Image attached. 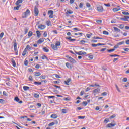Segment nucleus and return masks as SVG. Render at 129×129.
I'll return each instance as SVG.
<instances>
[{
    "label": "nucleus",
    "instance_id": "obj_20",
    "mask_svg": "<svg viewBox=\"0 0 129 129\" xmlns=\"http://www.w3.org/2000/svg\"><path fill=\"white\" fill-rule=\"evenodd\" d=\"M27 53H28V50L24 49V51L22 52V56H26V55H27Z\"/></svg>",
    "mask_w": 129,
    "mask_h": 129
},
{
    "label": "nucleus",
    "instance_id": "obj_42",
    "mask_svg": "<svg viewBox=\"0 0 129 129\" xmlns=\"http://www.w3.org/2000/svg\"><path fill=\"white\" fill-rule=\"evenodd\" d=\"M53 125H55V122H52L51 123H50L49 124H48V126H53Z\"/></svg>",
    "mask_w": 129,
    "mask_h": 129
},
{
    "label": "nucleus",
    "instance_id": "obj_48",
    "mask_svg": "<svg viewBox=\"0 0 129 129\" xmlns=\"http://www.w3.org/2000/svg\"><path fill=\"white\" fill-rule=\"evenodd\" d=\"M110 57H119V55H118L117 54H113V55H110Z\"/></svg>",
    "mask_w": 129,
    "mask_h": 129
},
{
    "label": "nucleus",
    "instance_id": "obj_62",
    "mask_svg": "<svg viewBox=\"0 0 129 129\" xmlns=\"http://www.w3.org/2000/svg\"><path fill=\"white\" fill-rule=\"evenodd\" d=\"M123 82H126L127 81V78H124L123 79Z\"/></svg>",
    "mask_w": 129,
    "mask_h": 129
},
{
    "label": "nucleus",
    "instance_id": "obj_26",
    "mask_svg": "<svg viewBox=\"0 0 129 129\" xmlns=\"http://www.w3.org/2000/svg\"><path fill=\"white\" fill-rule=\"evenodd\" d=\"M41 59H42V60H45V59H46V60L49 61V59L45 55H42L41 56Z\"/></svg>",
    "mask_w": 129,
    "mask_h": 129
},
{
    "label": "nucleus",
    "instance_id": "obj_45",
    "mask_svg": "<svg viewBox=\"0 0 129 129\" xmlns=\"http://www.w3.org/2000/svg\"><path fill=\"white\" fill-rule=\"evenodd\" d=\"M101 95H102V96H105L107 95V93L106 92H103L101 94Z\"/></svg>",
    "mask_w": 129,
    "mask_h": 129
},
{
    "label": "nucleus",
    "instance_id": "obj_4",
    "mask_svg": "<svg viewBox=\"0 0 129 129\" xmlns=\"http://www.w3.org/2000/svg\"><path fill=\"white\" fill-rule=\"evenodd\" d=\"M48 15H49V18L51 19H53L54 18V11L53 10L48 11Z\"/></svg>",
    "mask_w": 129,
    "mask_h": 129
},
{
    "label": "nucleus",
    "instance_id": "obj_38",
    "mask_svg": "<svg viewBox=\"0 0 129 129\" xmlns=\"http://www.w3.org/2000/svg\"><path fill=\"white\" fill-rule=\"evenodd\" d=\"M124 43H125L124 41H123L119 42L117 44V45H118V46H120L121 45H123V44H124Z\"/></svg>",
    "mask_w": 129,
    "mask_h": 129
},
{
    "label": "nucleus",
    "instance_id": "obj_63",
    "mask_svg": "<svg viewBox=\"0 0 129 129\" xmlns=\"http://www.w3.org/2000/svg\"><path fill=\"white\" fill-rule=\"evenodd\" d=\"M86 6H87L88 8L90 7H91L90 3H86Z\"/></svg>",
    "mask_w": 129,
    "mask_h": 129
},
{
    "label": "nucleus",
    "instance_id": "obj_32",
    "mask_svg": "<svg viewBox=\"0 0 129 129\" xmlns=\"http://www.w3.org/2000/svg\"><path fill=\"white\" fill-rule=\"evenodd\" d=\"M86 36H87V38H88V39H90V38L91 37V36H92V33H90V34H87Z\"/></svg>",
    "mask_w": 129,
    "mask_h": 129
},
{
    "label": "nucleus",
    "instance_id": "obj_19",
    "mask_svg": "<svg viewBox=\"0 0 129 129\" xmlns=\"http://www.w3.org/2000/svg\"><path fill=\"white\" fill-rule=\"evenodd\" d=\"M66 39H67V40H69V41H71L72 42H74L76 40L75 39H72L71 37H66Z\"/></svg>",
    "mask_w": 129,
    "mask_h": 129
},
{
    "label": "nucleus",
    "instance_id": "obj_41",
    "mask_svg": "<svg viewBox=\"0 0 129 129\" xmlns=\"http://www.w3.org/2000/svg\"><path fill=\"white\" fill-rule=\"evenodd\" d=\"M114 51H115V49H108L107 52L108 53H111V52H113Z\"/></svg>",
    "mask_w": 129,
    "mask_h": 129
},
{
    "label": "nucleus",
    "instance_id": "obj_47",
    "mask_svg": "<svg viewBox=\"0 0 129 129\" xmlns=\"http://www.w3.org/2000/svg\"><path fill=\"white\" fill-rule=\"evenodd\" d=\"M62 113H67V111L66 110V109H62Z\"/></svg>",
    "mask_w": 129,
    "mask_h": 129
},
{
    "label": "nucleus",
    "instance_id": "obj_37",
    "mask_svg": "<svg viewBox=\"0 0 129 129\" xmlns=\"http://www.w3.org/2000/svg\"><path fill=\"white\" fill-rule=\"evenodd\" d=\"M34 83L35 85H41V84H42L41 82H34Z\"/></svg>",
    "mask_w": 129,
    "mask_h": 129
},
{
    "label": "nucleus",
    "instance_id": "obj_18",
    "mask_svg": "<svg viewBox=\"0 0 129 129\" xmlns=\"http://www.w3.org/2000/svg\"><path fill=\"white\" fill-rule=\"evenodd\" d=\"M50 117H51V118H53L54 119H55V118H57V117H58V116L56 114H52L51 115Z\"/></svg>",
    "mask_w": 129,
    "mask_h": 129
},
{
    "label": "nucleus",
    "instance_id": "obj_29",
    "mask_svg": "<svg viewBox=\"0 0 129 129\" xmlns=\"http://www.w3.org/2000/svg\"><path fill=\"white\" fill-rule=\"evenodd\" d=\"M35 76H41V73L35 72Z\"/></svg>",
    "mask_w": 129,
    "mask_h": 129
},
{
    "label": "nucleus",
    "instance_id": "obj_5",
    "mask_svg": "<svg viewBox=\"0 0 129 129\" xmlns=\"http://www.w3.org/2000/svg\"><path fill=\"white\" fill-rule=\"evenodd\" d=\"M34 14L35 17H37L39 15V9L37 8V6L34 7Z\"/></svg>",
    "mask_w": 129,
    "mask_h": 129
},
{
    "label": "nucleus",
    "instance_id": "obj_13",
    "mask_svg": "<svg viewBox=\"0 0 129 129\" xmlns=\"http://www.w3.org/2000/svg\"><path fill=\"white\" fill-rule=\"evenodd\" d=\"M44 41H45V38H40L38 40L37 44H42V43L44 42Z\"/></svg>",
    "mask_w": 129,
    "mask_h": 129
},
{
    "label": "nucleus",
    "instance_id": "obj_57",
    "mask_svg": "<svg viewBox=\"0 0 129 129\" xmlns=\"http://www.w3.org/2000/svg\"><path fill=\"white\" fill-rule=\"evenodd\" d=\"M19 8H20V6H17L15 7L14 8V10H19Z\"/></svg>",
    "mask_w": 129,
    "mask_h": 129
},
{
    "label": "nucleus",
    "instance_id": "obj_49",
    "mask_svg": "<svg viewBox=\"0 0 129 129\" xmlns=\"http://www.w3.org/2000/svg\"><path fill=\"white\" fill-rule=\"evenodd\" d=\"M83 33H75L74 35L75 36H82Z\"/></svg>",
    "mask_w": 129,
    "mask_h": 129
},
{
    "label": "nucleus",
    "instance_id": "obj_1",
    "mask_svg": "<svg viewBox=\"0 0 129 129\" xmlns=\"http://www.w3.org/2000/svg\"><path fill=\"white\" fill-rule=\"evenodd\" d=\"M61 46V42L59 41H56L55 42V45L54 44H51V47L54 51L58 50V47Z\"/></svg>",
    "mask_w": 129,
    "mask_h": 129
},
{
    "label": "nucleus",
    "instance_id": "obj_23",
    "mask_svg": "<svg viewBox=\"0 0 129 129\" xmlns=\"http://www.w3.org/2000/svg\"><path fill=\"white\" fill-rule=\"evenodd\" d=\"M11 62H12L13 67H16L17 66V64H16V61H15V60L12 59L11 60Z\"/></svg>",
    "mask_w": 129,
    "mask_h": 129
},
{
    "label": "nucleus",
    "instance_id": "obj_36",
    "mask_svg": "<svg viewBox=\"0 0 129 129\" xmlns=\"http://www.w3.org/2000/svg\"><path fill=\"white\" fill-rule=\"evenodd\" d=\"M109 121V119H108V118H106V119H105L104 120V123L106 124V123H107Z\"/></svg>",
    "mask_w": 129,
    "mask_h": 129
},
{
    "label": "nucleus",
    "instance_id": "obj_39",
    "mask_svg": "<svg viewBox=\"0 0 129 129\" xmlns=\"http://www.w3.org/2000/svg\"><path fill=\"white\" fill-rule=\"evenodd\" d=\"M96 23H97V24H98L99 25H100V24L102 23V20H96Z\"/></svg>",
    "mask_w": 129,
    "mask_h": 129
},
{
    "label": "nucleus",
    "instance_id": "obj_33",
    "mask_svg": "<svg viewBox=\"0 0 129 129\" xmlns=\"http://www.w3.org/2000/svg\"><path fill=\"white\" fill-rule=\"evenodd\" d=\"M32 36H33V32L29 31L28 32V37H29V38H30V37H32Z\"/></svg>",
    "mask_w": 129,
    "mask_h": 129
},
{
    "label": "nucleus",
    "instance_id": "obj_43",
    "mask_svg": "<svg viewBox=\"0 0 129 129\" xmlns=\"http://www.w3.org/2000/svg\"><path fill=\"white\" fill-rule=\"evenodd\" d=\"M28 31H29V28H25L24 29V34H25V35H26V34H27L28 33Z\"/></svg>",
    "mask_w": 129,
    "mask_h": 129
},
{
    "label": "nucleus",
    "instance_id": "obj_51",
    "mask_svg": "<svg viewBox=\"0 0 129 129\" xmlns=\"http://www.w3.org/2000/svg\"><path fill=\"white\" fill-rule=\"evenodd\" d=\"M82 103H83L84 106H86V105H87L88 103L86 101H84V102H83Z\"/></svg>",
    "mask_w": 129,
    "mask_h": 129
},
{
    "label": "nucleus",
    "instance_id": "obj_34",
    "mask_svg": "<svg viewBox=\"0 0 129 129\" xmlns=\"http://www.w3.org/2000/svg\"><path fill=\"white\" fill-rule=\"evenodd\" d=\"M23 0H18L16 3V5H19V4H21Z\"/></svg>",
    "mask_w": 129,
    "mask_h": 129
},
{
    "label": "nucleus",
    "instance_id": "obj_27",
    "mask_svg": "<svg viewBox=\"0 0 129 129\" xmlns=\"http://www.w3.org/2000/svg\"><path fill=\"white\" fill-rule=\"evenodd\" d=\"M46 25L47 26H48V27L49 26H52V24H51V21L49 20V21H46Z\"/></svg>",
    "mask_w": 129,
    "mask_h": 129
},
{
    "label": "nucleus",
    "instance_id": "obj_10",
    "mask_svg": "<svg viewBox=\"0 0 129 129\" xmlns=\"http://www.w3.org/2000/svg\"><path fill=\"white\" fill-rule=\"evenodd\" d=\"M76 53L77 54V55H79L81 56H83V55H86V52H82V51H79V52H76Z\"/></svg>",
    "mask_w": 129,
    "mask_h": 129
},
{
    "label": "nucleus",
    "instance_id": "obj_6",
    "mask_svg": "<svg viewBox=\"0 0 129 129\" xmlns=\"http://www.w3.org/2000/svg\"><path fill=\"white\" fill-rule=\"evenodd\" d=\"M115 125H116V123H109V124H108L107 125H106V127L107 128H111V127H113V126H115Z\"/></svg>",
    "mask_w": 129,
    "mask_h": 129
},
{
    "label": "nucleus",
    "instance_id": "obj_50",
    "mask_svg": "<svg viewBox=\"0 0 129 129\" xmlns=\"http://www.w3.org/2000/svg\"><path fill=\"white\" fill-rule=\"evenodd\" d=\"M47 36V32L45 31L43 33V37H44V38H46Z\"/></svg>",
    "mask_w": 129,
    "mask_h": 129
},
{
    "label": "nucleus",
    "instance_id": "obj_60",
    "mask_svg": "<svg viewBox=\"0 0 129 129\" xmlns=\"http://www.w3.org/2000/svg\"><path fill=\"white\" fill-rule=\"evenodd\" d=\"M40 67H41V66H40V64H37L35 66V68H36V69H39Z\"/></svg>",
    "mask_w": 129,
    "mask_h": 129
},
{
    "label": "nucleus",
    "instance_id": "obj_7",
    "mask_svg": "<svg viewBox=\"0 0 129 129\" xmlns=\"http://www.w3.org/2000/svg\"><path fill=\"white\" fill-rule=\"evenodd\" d=\"M120 20L124 21V22H128L129 16H124V17L120 18Z\"/></svg>",
    "mask_w": 129,
    "mask_h": 129
},
{
    "label": "nucleus",
    "instance_id": "obj_12",
    "mask_svg": "<svg viewBox=\"0 0 129 129\" xmlns=\"http://www.w3.org/2000/svg\"><path fill=\"white\" fill-rule=\"evenodd\" d=\"M14 100L15 101H16L17 102H18V103H23V101H20V99L19 98V97H16L15 98H14Z\"/></svg>",
    "mask_w": 129,
    "mask_h": 129
},
{
    "label": "nucleus",
    "instance_id": "obj_54",
    "mask_svg": "<svg viewBox=\"0 0 129 129\" xmlns=\"http://www.w3.org/2000/svg\"><path fill=\"white\" fill-rule=\"evenodd\" d=\"M85 43H86V41L84 40H81L80 41V44H85Z\"/></svg>",
    "mask_w": 129,
    "mask_h": 129
},
{
    "label": "nucleus",
    "instance_id": "obj_31",
    "mask_svg": "<svg viewBox=\"0 0 129 129\" xmlns=\"http://www.w3.org/2000/svg\"><path fill=\"white\" fill-rule=\"evenodd\" d=\"M14 51H17V42L14 43Z\"/></svg>",
    "mask_w": 129,
    "mask_h": 129
},
{
    "label": "nucleus",
    "instance_id": "obj_53",
    "mask_svg": "<svg viewBox=\"0 0 129 129\" xmlns=\"http://www.w3.org/2000/svg\"><path fill=\"white\" fill-rule=\"evenodd\" d=\"M3 37H4V32H2L0 34V40H2Z\"/></svg>",
    "mask_w": 129,
    "mask_h": 129
},
{
    "label": "nucleus",
    "instance_id": "obj_17",
    "mask_svg": "<svg viewBox=\"0 0 129 129\" xmlns=\"http://www.w3.org/2000/svg\"><path fill=\"white\" fill-rule=\"evenodd\" d=\"M70 81H71V79L69 78V79H67V81H64V84L66 85H69V82H70Z\"/></svg>",
    "mask_w": 129,
    "mask_h": 129
},
{
    "label": "nucleus",
    "instance_id": "obj_15",
    "mask_svg": "<svg viewBox=\"0 0 129 129\" xmlns=\"http://www.w3.org/2000/svg\"><path fill=\"white\" fill-rule=\"evenodd\" d=\"M66 66H67V68L69 69H72V66L69 62L66 63Z\"/></svg>",
    "mask_w": 129,
    "mask_h": 129
},
{
    "label": "nucleus",
    "instance_id": "obj_24",
    "mask_svg": "<svg viewBox=\"0 0 129 129\" xmlns=\"http://www.w3.org/2000/svg\"><path fill=\"white\" fill-rule=\"evenodd\" d=\"M25 50H26L27 51H28V50H32V47L29 45H27L26 46V47L25 48Z\"/></svg>",
    "mask_w": 129,
    "mask_h": 129
},
{
    "label": "nucleus",
    "instance_id": "obj_2",
    "mask_svg": "<svg viewBox=\"0 0 129 129\" xmlns=\"http://www.w3.org/2000/svg\"><path fill=\"white\" fill-rule=\"evenodd\" d=\"M30 15H31V11H30L29 9H27L26 12L22 14V17L23 18H27V17H28V16H30Z\"/></svg>",
    "mask_w": 129,
    "mask_h": 129
},
{
    "label": "nucleus",
    "instance_id": "obj_52",
    "mask_svg": "<svg viewBox=\"0 0 129 129\" xmlns=\"http://www.w3.org/2000/svg\"><path fill=\"white\" fill-rule=\"evenodd\" d=\"M69 62H70V63H76V60H74V59H72V60H69Z\"/></svg>",
    "mask_w": 129,
    "mask_h": 129
},
{
    "label": "nucleus",
    "instance_id": "obj_56",
    "mask_svg": "<svg viewBox=\"0 0 129 129\" xmlns=\"http://www.w3.org/2000/svg\"><path fill=\"white\" fill-rule=\"evenodd\" d=\"M116 86V88L117 89V90L118 91V92H120V90H119V88H118V86H117V85H115Z\"/></svg>",
    "mask_w": 129,
    "mask_h": 129
},
{
    "label": "nucleus",
    "instance_id": "obj_35",
    "mask_svg": "<svg viewBox=\"0 0 129 129\" xmlns=\"http://www.w3.org/2000/svg\"><path fill=\"white\" fill-rule=\"evenodd\" d=\"M103 35H109V33H108V32H107V31H103Z\"/></svg>",
    "mask_w": 129,
    "mask_h": 129
},
{
    "label": "nucleus",
    "instance_id": "obj_25",
    "mask_svg": "<svg viewBox=\"0 0 129 129\" xmlns=\"http://www.w3.org/2000/svg\"><path fill=\"white\" fill-rule=\"evenodd\" d=\"M43 50L44 51V52H45V53H48L49 52V49H48V48L47 47H43Z\"/></svg>",
    "mask_w": 129,
    "mask_h": 129
},
{
    "label": "nucleus",
    "instance_id": "obj_28",
    "mask_svg": "<svg viewBox=\"0 0 129 129\" xmlns=\"http://www.w3.org/2000/svg\"><path fill=\"white\" fill-rule=\"evenodd\" d=\"M122 14H123V15H125V16H129V13L126 11H123Z\"/></svg>",
    "mask_w": 129,
    "mask_h": 129
},
{
    "label": "nucleus",
    "instance_id": "obj_21",
    "mask_svg": "<svg viewBox=\"0 0 129 129\" xmlns=\"http://www.w3.org/2000/svg\"><path fill=\"white\" fill-rule=\"evenodd\" d=\"M24 91H27V90H29V89H30V87L27 86H24L23 87Z\"/></svg>",
    "mask_w": 129,
    "mask_h": 129
},
{
    "label": "nucleus",
    "instance_id": "obj_58",
    "mask_svg": "<svg viewBox=\"0 0 129 129\" xmlns=\"http://www.w3.org/2000/svg\"><path fill=\"white\" fill-rule=\"evenodd\" d=\"M88 58L90 59V60H92V59H93V55H89Z\"/></svg>",
    "mask_w": 129,
    "mask_h": 129
},
{
    "label": "nucleus",
    "instance_id": "obj_14",
    "mask_svg": "<svg viewBox=\"0 0 129 129\" xmlns=\"http://www.w3.org/2000/svg\"><path fill=\"white\" fill-rule=\"evenodd\" d=\"M103 45H104V44H103V43H98V44L93 43V44H92V46L93 47H97V46H102Z\"/></svg>",
    "mask_w": 129,
    "mask_h": 129
},
{
    "label": "nucleus",
    "instance_id": "obj_44",
    "mask_svg": "<svg viewBox=\"0 0 129 129\" xmlns=\"http://www.w3.org/2000/svg\"><path fill=\"white\" fill-rule=\"evenodd\" d=\"M28 64H29V61L28 60H25L24 65H25V66H28Z\"/></svg>",
    "mask_w": 129,
    "mask_h": 129
},
{
    "label": "nucleus",
    "instance_id": "obj_55",
    "mask_svg": "<svg viewBox=\"0 0 129 129\" xmlns=\"http://www.w3.org/2000/svg\"><path fill=\"white\" fill-rule=\"evenodd\" d=\"M29 81H33V77H32V76H30L29 77Z\"/></svg>",
    "mask_w": 129,
    "mask_h": 129
},
{
    "label": "nucleus",
    "instance_id": "obj_30",
    "mask_svg": "<svg viewBox=\"0 0 129 129\" xmlns=\"http://www.w3.org/2000/svg\"><path fill=\"white\" fill-rule=\"evenodd\" d=\"M34 96L35 98H39L40 97V95L39 94L35 93L34 94Z\"/></svg>",
    "mask_w": 129,
    "mask_h": 129
},
{
    "label": "nucleus",
    "instance_id": "obj_59",
    "mask_svg": "<svg viewBox=\"0 0 129 129\" xmlns=\"http://www.w3.org/2000/svg\"><path fill=\"white\" fill-rule=\"evenodd\" d=\"M104 6H105L106 7H110V3H108V4H104Z\"/></svg>",
    "mask_w": 129,
    "mask_h": 129
},
{
    "label": "nucleus",
    "instance_id": "obj_61",
    "mask_svg": "<svg viewBox=\"0 0 129 129\" xmlns=\"http://www.w3.org/2000/svg\"><path fill=\"white\" fill-rule=\"evenodd\" d=\"M79 8H83V3H81L79 5Z\"/></svg>",
    "mask_w": 129,
    "mask_h": 129
},
{
    "label": "nucleus",
    "instance_id": "obj_46",
    "mask_svg": "<svg viewBox=\"0 0 129 129\" xmlns=\"http://www.w3.org/2000/svg\"><path fill=\"white\" fill-rule=\"evenodd\" d=\"M78 118H79V119H84V118H85V116H79L78 117Z\"/></svg>",
    "mask_w": 129,
    "mask_h": 129
},
{
    "label": "nucleus",
    "instance_id": "obj_3",
    "mask_svg": "<svg viewBox=\"0 0 129 129\" xmlns=\"http://www.w3.org/2000/svg\"><path fill=\"white\" fill-rule=\"evenodd\" d=\"M99 93H100V89L99 88L95 89L93 91V94L94 95H96V94H98Z\"/></svg>",
    "mask_w": 129,
    "mask_h": 129
},
{
    "label": "nucleus",
    "instance_id": "obj_16",
    "mask_svg": "<svg viewBox=\"0 0 129 129\" xmlns=\"http://www.w3.org/2000/svg\"><path fill=\"white\" fill-rule=\"evenodd\" d=\"M36 35L38 38H41V36H42V34H41V32L39 30L36 31Z\"/></svg>",
    "mask_w": 129,
    "mask_h": 129
},
{
    "label": "nucleus",
    "instance_id": "obj_40",
    "mask_svg": "<svg viewBox=\"0 0 129 129\" xmlns=\"http://www.w3.org/2000/svg\"><path fill=\"white\" fill-rule=\"evenodd\" d=\"M114 30L115 32H120V30H119L117 27H114Z\"/></svg>",
    "mask_w": 129,
    "mask_h": 129
},
{
    "label": "nucleus",
    "instance_id": "obj_11",
    "mask_svg": "<svg viewBox=\"0 0 129 129\" xmlns=\"http://www.w3.org/2000/svg\"><path fill=\"white\" fill-rule=\"evenodd\" d=\"M120 7L119 6H117L116 8H114L112 9L113 12H114V13H115V12H118V11H120Z\"/></svg>",
    "mask_w": 129,
    "mask_h": 129
},
{
    "label": "nucleus",
    "instance_id": "obj_9",
    "mask_svg": "<svg viewBox=\"0 0 129 129\" xmlns=\"http://www.w3.org/2000/svg\"><path fill=\"white\" fill-rule=\"evenodd\" d=\"M38 28L40 30H44V29H46V25L40 24L39 25H38Z\"/></svg>",
    "mask_w": 129,
    "mask_h": 129
},
{
    "label": "nucleus",
    "instance_id": "obj_8",
    "mask_svg": "<svg viewBox=\"0 0 129 129\" xmlns=\"http://www.w3.org/2000/svg\"><path fill=\"white\" fill-rule=\"evenodd\" d=\"M97 10L100 13H102V12H103V7H102V6H98L97 7Z\"/></svg>",
    "mask_w": 129,
    "mask_h": 129
},
{
    "label": "nucleus",
    "instance_id": "obj_22",
    "mask_svg": "<svg viewBox=\"0 0 129 129\" xmlns=\"http://www.w3.org/2000/svg\"><path fill=\"white\" fill-rule=\"evenodd\" d=\"M70 14H73V11H72V10H68L66 12V15H70Z\"/></svg>",
    "mask_w": 129,
    "mask_h": 129
},
{
    "label": "nucleus",
    "instance_id": "obj_64",
    "mask_svg": "<svg viewBox=\"0 0 129 129\" xmlns=\"http://www.w3.org/2000/svg\"><path fill=\"white\" fill-rule=\"evenodd\" d=\"M40 77L42 79H46V76L42 75Z\"/></svg>",
    "mask_w": 129,
    "mask_h": 129
}]
</instances>
